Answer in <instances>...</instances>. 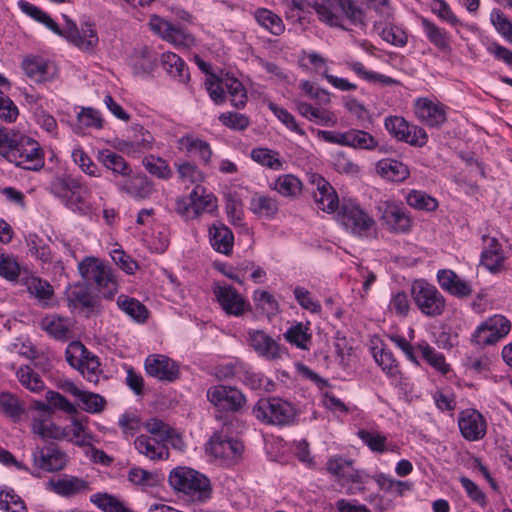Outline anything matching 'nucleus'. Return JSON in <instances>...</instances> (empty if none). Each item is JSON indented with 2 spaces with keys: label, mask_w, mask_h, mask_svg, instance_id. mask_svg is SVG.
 Segmentation results:
<instances>
[{
  "label": "nucleus",
  "mask_w": 512,
  "mask_h": 512,
  "mask_svg": "<svg viewBox=\"0 0 512 512\" xmlns=\"http://www.w3.org/2000/svg\"><path fill=\"white\" fill-rule=\"evenodd\" d=\"M48 190L72 212L98 219L100 205L92 201L91 187L80 178L71 175L57 176L49 183Z\"/></svg>",
  "instance_id": "1"
},
{
  "label": "nucleus",
  "mask_w": 512,
  "mask_h": 512,
  "mask_svg": "<svg viewBox=\"0 0 512 512\" xmlns=\"http://www.w3.org/2000/svg\"><path fill=\"white\" fill-rule=\"evenodd\" d=\"M168 481L178 497L186 502L203 503L211 497L210 480L192 468L178 466L172 469Z\"/></svg>",
  "instance_id": "2"
},
{
  "label": "nucleus",
  "mask_w": 512,
  "mask_h": 512,
  "mask_svg": "<svg viewBox=\"0 0 512 512\" xmlns=\"http://www.w3.org/2000/svg\"><path fill=\"white\" fill-rule=\"evenodd\" d=\"M82 278L94 284L105 298H112L118 291V283L112 269L95 257H86L78 264Z\"/></svg>",
  "instance_id": "3"
},
{
  "label": "nucleus",
  "mask_w": 512,
  "mask_h": 512,
  "mask_svg": "<svg viewBox=\"0 0 512 512\" xmlns=\"http://www.w3.org/2000/svg\"><path fill=\"white\" fill-rule=\"evenodd\" d=\"M6 159L25 170L37 171L44 166V152L40 144L30 136L19 133Z\"/></svg>",
  "instance_id": "4"
},
{
  "label": "nucleus",
  "mask_w": 512,
  "mask_h": 512,
  "mask_svg": "<svg viewBox=\"0 0 512 512\" xmlns=\"http://www.w3.org/2000/svg\"><path fill=\"white\" fill-rule=\"evenodd\" d=\"M254 416L270 425L286 426L293 423L295 408L286 400L278 397L261 398L253 407Z\"/></svg>",
  "instance_id": "5"
},
{
  "label": "nucleus",
  "mask_w": 512,
  "mask_h": 512,
  "mask_svg": "<svg viewBox=\"0 0 512 512\" xmlns=\"http://www.w3.org/2000/svg\"><path fill=\"white\" fill-rule=\"evenodd\" d=\"M415 306L426 317L436 318L446 310V299L437 287L425 280H415L411 285Z\"/></svg>",
  "instance_id": "6"
},
{
  "label": "nucleus",
  "mask_w": 512,
  "mask_h": 512,
  "mask_svg": "<svg viewBox=\"0 0 512 512\" xmlns=\"http://www.w3.org/2000/svg\"><path fill=\"white\" fill-rule=\"evenodd\" d=\"M337 218L347 231L359 237H368L375 226L374 219L350 200L341 204Z\"/></svg>",
  "instance_id": "7"
},
{
  "label": "nucleus",
  "mask_w": 512,
  "mask_h": 512,
  "mask_svg": "<svg viewBox=\"0 0 512 512\" xmlns=\"http://www.w3.org/2000/svg\"><path fill=\"white\" fill-rule=\"evenodd\" d=\"M66 361L77 368L89 382L97 383L101 373L98 358L79 341L69 343L65 351Z\"/></svg>",
  "instance_id": "8"
},
{
  "label": "nucleus",
  "mask_w": 512,
  "mask_h": 512,
  "mask_svg": "<svg viewBox=\"0 0 512 512\" xmlns=\"http://www.w3.org/2000/svg\"><path fill=\"white\" fill-rule=\"evenodd\" d=\"M318 136L325 142L359 150H375L379 145L373 135L360 129L352 128L343 132L320 130Z\"/></svg>",
  "instance_id": "9"
},
{
  "label": "nucleus",
  "mask_w": 512,
  "mask_h": 512,
  "mask_svg": "<svg viewBox=\"0 0 512 512\" xmlns=\"http://www.w3.org/2000/svg\"><path fill=\"white\" fill-rule=\"evenodd\" d=\"M510 330L511 322L505 316L495 314L477 326L471 341L480 346L492 345L508 335Z\"/></svg>",
  "instance_id": "10"
},
{
  "label": "nucleus",
  "mask_w": 512,
  "mask_h": 512,
  "mask_svg": "<svg viewBox=\"0 0 512 512\" xmlns=\"http://www.w3.org/2000/svg\"><path fill=\"white\" fill-rule=\"evenodd\" d=\"M384 126L391 136L411 146L423 147L428 141V135L423 128L410 125L403 117H387Z\"/></svg>",
  "instance_id": "11"
},
{
  "label": "nucleus",
  "mask_w": 512,
  "mask_h": 512,
  "mask_svg": "<svg viewBox=\"0 0 512 512\" xmlns=\"http://www.w3.org/2000/svg\"><path fill=\"white\" fill-rule=\"evenodd\" d=\"M149 26L155 34L177 48L189 49L195 44L192 34L158 15L150 16Z\"/></svg>",
  "instance_id": "12"
},
{
  "label": "nucleus",
  "mask_w": 512,
  "mask_h": 512,
  "mask_svg": "<svg viewBox=\"0 0 512 512\" xmlns=\"http://www.w3.org/2000/svg\"><path fill=\"white\" fill-rule=\"evenodd\" d=\"M65 26L60 29L58 36L64 37L68 42L76 46L82 51H92L98 45L97 32L93 25L86 23L82 25L81 30L78 29L76 23L67 15H63Z\"/></svg>",
  "instance_id": "13"
},
{
  "label": "nucleus",
  "mask_w": 512,
  "mask_h": 512,
  "mask_svg": "<svg viewBox=\"0 0 512 512\" xmlns=\"http://www.w3.org/2000/svg\"><path fill=\"white\" fill-rule=\"evenodd\" d=\"M208 401L223 411L237 412L246 403L244 394L235 387L214 385L207 389Z\"/></svg>",
  "instance_id": "14"
},
{
  "label": "nucleus",
  "mask_w": 512,
  "mask_h": 512,
  "mask_svg": "<svg viewBox=\"0 0 512 512\" xmlns=\"http://www.w3.org/2000/svg\"><path fill=\"white\" fill-rule=\"evenodd\" d=\"M247 342L259 356L267 360H278L287 355L286 348L263 330L250 329L247 332Z\"/></svg>",
  "instance_id": "15"
},
{
  "label": "nucleus",
  "mask_w": 512,
  "mask_h": 512,
  "mask_svg": "<svg viewBox=\"0 0 512 512\" xmlns=\"http://www.w3.org/2000/svg\"><path fill=\"white\" fill-rule=\"evenodd\" d=\"M414 112L418 120L430 128H439L447 120V107L425 97L415 101Z\"/></svg>",
  "instance_id": "16"
},
{
  "label": "nucleus",
  "mask_w": 512,
  "mask_h": 512,
  "mask_svg": "<svg viewBox=\"0 0 512 512\" xmlns=\"http://www.w3.org/2000/svg\"><path fill=\"white\" fill-rule=\"evenodd\" d=\"M32 459L34 467L45 472L60 471L68 461L67 454L56 445L35 448Z\"/></svg>",
  "instance_id": "17"
},
{
  "label": "nucleus",
  "mask_w": 512,
  "mask_h": 512,
  "mask_svg": "<svg viewBox=\"0 0 512 512\" xmlns=\"http://www.w3.org/2000/svg\"><path fill=\"white\" fill-rule=\"evenodd\" d=\"M458 427L467 441H478L484 438L487 423L484 416L475 409H466L459 413Z\"/></svg>",
  "instance_id": "18"
},
{
  "label": "nucleus",
  "mask_w": 512,
  "mask_h": 512,
  "mask_svg": "<svg viewBox=\"0 0 512 512\" xmlns=\"http://www.w3.org/2000/svg\"><path fill=\"white\" fill-rule=\"evenodd\" d=\"M147 374L160 381L173 382L179 378L180 371L175 361L162 354H151L145 359Z\"/></svg>",
  "instance_id": "19"
},
{
  "label": "nucleus",
  "mask_w": 512,
  "mask_h": 512,
  "mask_svg": "<svg viewBox=\"0 0 512 512\" xmlns=\"http://www.w3.org/2000/svg\"><path fill=\"white\" fill-rule=\"evenodd\" d=\"M114 184L119 192L137 200L149 198L154 191L152 182L143 174L131 173Z\"/></svg>",
  "instance_id": "20"
},
{
  "label": "nucleus",
  "mask_w": 512,
  "mask_h": 512,
  "mask_svg": "<svg viewBox=\"0 0 512 512\" xmlns=\"http://www.w3.org/2000/svg\"><path fill=\"white\" fill-rule=\"evenodd\" d=\"M437 281L442 290L454 297L467 298L473 293L471 283L462 279L451 269L439 270Z\"/></svg>",
  "instance_id": "21"
},
{
  "label": "nucleus",
  "mask_w": 512,
  "mask_h": 512,
  "mask_svg": "<svg viewBox=\"0 0 512 512\" xmlns=\"http://www.w3.org/2000/svg\"><path fill=\"white\" fill-rule=\"evenodd\" d=\"M51 490L59 496L70 498L91 490L90 483L80 477L64 474L49 481Z\"/></svg>",
  "instance_id": "22"
},
{
  "label": "nucleus",
  "mask_w": 512,
  "mask_h": 512,
  "mask_svg": "<svg viewBox=\"0 0 512 512\" xmlns=\"http://www.w3.org/2000/svg\"><path fill=\"white\" fill-rule=\"evenodd\" d=\"M382 220L388 228L395 233H408L412 227V221L404 208L394 202H384Z\"/></svg>",
  "instance_id": "23"
},
{
  "label": "nucleus",
  "mask_w": 512,
  "mask_h": 512,
  "mask_svg": "<svg viewBox=\"0 0 512 512\" xmlns=\"http://www.w3.org/2000/svg\"><path fill=\"white\" fill-rule=\"evenodd\" d=\"M312 183L316 186L313 198L318 208L327 213L335 212L339 207V200L330 183L319 175L312 176Z\"/></svg>",
  "instance_id": "24"
},
{
  "label": "nucleus",
  "mask_w": 512,
  "mask_h": 512,
  "mask_svg": "<svg viewBox=\"0 0 512 512\" xmlns=\"http://www.w3.org/2000/svg\"><path fill=\"white\" fill-rule=\"evenodd\" d=\"M22 68L27 77L37 83L51 81L56 76L53 63L40 56H28L22 62Z\"/></svg>",
  "instance_id": "25"
},
{
  "label": "nucleus",
  "mask_w": 512,
  "mask_h": 512,
  "mask_svg": "<svg viewBox=\"0 0 512 512\" xmlns=\"http://www.w3.org/2000/svg\"><path fill=\"white\" fill-rule=\"evenodd\" d=\"M244 446L242 442L226 438L221 435L215 434L211 437L209 442L210 453L215 457L222 460H236L242 452Z\"/></svg>",
  "instance_id": "26"
},
{
  "label": "nucleus",
  "mask_w": 512,
  "mask_h": 512,
  "mask_svg": "<svg viewBox=\"0 0 512 512\" xmlns=\"http://www.w3.org/2000/svg\"><path fill=\"white\" fill-rule=\"evenodd\" d=\"M72 321L57 314L46 315L40 322V328L50 337L66 342L73 337Z\"/></svg>",
  "instance_id": "27"
},
{
  "label": "nucleus",
  "mask_w": 512,
  "mask_h": 512,
  "mask_svg": "<svg viewBox=\"0 0 512 512\" xmlns=\"http://www.w3.org/2000/svg\"><path fill=\"white\" fill-rule=\"evenodd\" d=\"M214 294L228 315L241 316L245 312L246 302L233 287L216 286Z\"/></svg>",
  "instance_id": "28"
},
{
  "label": "nucleus",
  "mask_w": 512,
  "mask_h": 512,
  "mask_svg": "<svg viewBox=\"0 0 512 512\" xmlns=\"http://www.w3.org/2000/svg\"><path fill=\"white\" fill-rule=\"evenodd\" d=\"M209 241L212 248L224 255L231 254L234 246V234L223 223L215 222L208 229Z\"/></svg>",
  "instance_id": "29"
},
{
  "label": "nucleus",
  "mask_w": 512,
  "mask_h": 512,
  "mask_svg": "<svg viewBox=\"0 0 512 512\" xmlns=\"http://www.w3.org/2000/svg\"><path fill=\"white\" fill-rule=\"evenodd\" d=\"M484 248L481 253V264L489 271L499 272L504 267V255L499 242L492 237L484 236Z\"/></svg>",
  "instance_id": "30"
},
{
  "label": "nucleus",
  "mask_w": 512,
  "mask_h": 512,
  "mask_svg": "<svg viewBox=\"0 0 512 512\" xmlns=\"http://www.w3.org/2000/svg\"><path fill=\"white\" fill-rule=\"evenodd\" d=\"M33 434L43 440H63L66 436L64 427L55 424L50 415H39L31 421Z\"/></svg>",
  "instance_id": "31"
},
{
  "label": "nucleus",
  "mask_w": 512,
  "mask_h": 512,
  "mask_svg": "<svg viewBox=\"0 0 512 512\" xmlns=\"http://www.w3.org/2000/svg\"><path fill=\"white\" fill-rule=\"evenodd\" d=\"M97 160L112 172L114 178L121 177L123 179L132 173L129 163L121 155L109 149L100 150L97 154Z\"/></svg>",
  "instance_id": "32"
},
{
  "label": "nucleus",
  "mask_w": 512,
  "mask_h": 512,
  "mask_svg": "<svg viewBox=\"0 0 512 512\" xmlns=\"http://www.w3.org/2000/svg\"><path fill=\"white\" fill-rule=\"evenodd\" d=\"M421 25L427 39L434 47L445 54L451 53L450 35L444 28L425 17L421 18Z\"/></svg>",
  "instance_id": "33"
},
{
  "label": "nucleus",
  "mask_w": 512,
  "mask_h": 512,
  "mask_svg": "<svg viewBox=\"0 0 512 512\" xmlns=\"http://www.w3.org/2000/svg\"><path fill=\"white\" fill-rule=\"evenodd\" d=\"M136 450L150 460L167 458L168 451L164 442L147 435H140L134 441Z\"/></svg>",
  "instance_id": "34"
},
{
  "label": "nucleus",
  "mask_w": 512,
  "mask_h": 512,
  "mask_svg": "<svg viewBox=\"0 0 512 512\" xmlns=\"http://www.w3.org/2000/svg\"><path fill=\"white\" fill-rule=\"evenodd\" d=\"M342 0H316L312 7L320 21L330 25L339 26L341 22Z\"/></svg>",
  "instance_id": "35"
},
{
  "label": "nucleus",
  "mask_w": 512,
  "mask_h": 512,
  "mask_svg": "<svg viewBox=\"0 0 512 512\" xmlns=\"http://www.w3.org/2000/svg\"><path fill=\"white\" fill-rule=\"evenodd\" d=\"M376 170L381 177L392 182H403L410 175L407 165L395 159H382L378 161Z\"/></svg>",
  "instance_id": "36"
},
{
  "label": "nucleus",
  "mask_w": 512,
  "mask_h": 512,
  "mask_svg": "<svg viewBox=\"0 0 512 512\" xmlns=\"http://www.w3.org/2000/svg\"><path fill=\"white\" fill-rule=\"evenodd\" d=\"M249 208L253 214L259 217L273 219L278 213L279 204L277 199L272 196L255 193L250 199Z\"/></svg>",
  "instance_id": "37"
},
{
  "label": "nucleus",
  "mask_w": 512,
  "mask_h": 512,
  "mask_svg": "<svg viewBox=\"0 0 512 512\" xmlns=\"http://www.w3.org/2000/svg\"><path fill=\"white\" fill-rule=\"evenodd\" d=\"M163 69L180 83H188L190 74L186 63L175 53L166 52L161 56Z\"/></svg>",
  "instance_id": "38"
},
{
  "label": "nucleus",
  "mask_w": 512,
  "mask_h": 512,
  "mask_svg": "<svg viewBox=\"0 0 512 512\" xmlns=\"http://www.w3.org/2000/svg\"><path fill=\"white\" fill-rule=\"evenodd\" d=\"M20 282L26 287L29 294L40 302L49 301L53 297V287L47 280L31 274L23 276Z\"/></svg>",
  "instance_id": "39"
},
{
  "label": "nucleus",
  "mask_w": 512,
  "mask_h": 512,
  "mask_svg": "<svg viewBox=\"0 0 512 512\" xmlns=\"http://www.w3.org/2000/svg\"><path fill=\"white\" fill-rule=\"evenodd\" d=\"M270 188L285 198L296 199L302 193L303 184L293 174H283L276 178Z\"/></svg>",
  "instance_id": "40"
},
{
  "label": "nucleus",
  "mask_w": 512,
  "mask_h": 512,
  "mask_svg": "<svg viewBox=\"0 0 512 512\" xmlns=\"http://www.w3.org/2000/svg\"><path fill=\"white\" fill-rule=\"evenodd\" d=\"M250 156L254 162L267 169L274 171L284 169L285 160L278 151L264 147H256L251 150Z\"/></svg>",
  "instance_id": "41"
},
{
  "label": "nucleus",
  "mask_w": 512,
  "mask_h": 512,
  "mask_svg": "<svg viewBox=\"0 0 512 512\" xmlns=\"http://www.w3.org/2000/svg\"><path fill=\"white\" fill-rule=\"evenodd\" d=\"M180 148L191 155H197L204 165L211 161L212 150L208 142L190 135L181 137L178 140Z\"/></svg>",
  "instance_id": "42"
},
{
  "label": "nucleus",
  "mask_w": 512,
  "mask_h": 512,
  "mask_svg": "<svg viewBox=\"0 0 512 512\" xmlns=\"http://www.w3.org/2000/svg\"><path fill=\"white\" fill-rule=\"evenodd\" d=\"M190 206L193 216H198L203 212H212L216 207V198L211 193H205V189L200 185H195L190 193Z\"/></svg>",
  "instance_id": "43"
},
{
  "label": "nucleus",
  "mask_w": 512,
  "mask_h": 512,
  "mask_svg": "<svg viewBox=\"0 0 512 512\" xmlns=\"http://www.w3.org/2000/svg\"><path fill=\"white\" fill-rule=\"evenodd\" d=\"M135 134L129 141H122L120 143V149L127 153L142 152L151 149L154 141L153 136L142 126L134 127Z\"/></svg>",
  "instance_id": "44"
},
{
  "label": "nucleus",
  "mask_w": 512,
  "mask_h": 512,
  "mask_svg": "<svg viewBox=\"0 0 512 512\" xmlns=\"http://www.w3.org/2000/svg\"><path fill=\"white\" fill-rule=\"evenodd\" d=\"M345 66L353 71L357 76L370 83H378L382 86L399 85L400 82L389 76L369 71L359 61H346Z\"/></svg>",
  "instance_id": "45"
},
{
  "label": "nucleus",
  "mask_w": 512,
  "mask_h": 512,
  "mask_svg": "<svg viewBox=\"0 0 512 512\" xmlns=\"http://www.w3.org/2000/svg\"><path fill=\"white\" fill-rule=\"evenodd\" d=\"M117 305L126 315L138 323H144L148 318V310L144 304L135 298L120 295L117 298Z\"/></svg>",
  "instance_id": "46"
},
{
  "label": "nucleus",
  "mask_w": 512,
  "mask_h": 512,
  "mask_svg": "<svg viewBox=\"0 0 512 512\" xmlns=\"http://www.w3.org/2000/svg\"><path fill=\"white\" fill-rule=\"evenodd\" d=\"M254 17L260 26L275 36H279L285 31V24L283 20L269 9H256Z\"/></svg>",
  "instance_id": "47"
},
{
  "label": "nucleus",
  "mask_w": 512,
  "mask_h": 512,
  "mask_svg": "<svg viewBox=\"0 0 512 512\" xmlns=\"http://www.w3.org/2000/svg\"><path fill=\"white\" fill-rule=\"evenodd\" d=\"M0 412L14 422L20 421L25 413V406L19 398L10 393H0Z\"/></svg>",
  "instance_id": "48"
},
{
  "label": "nucleus",
  "mask_w": 512,
  "mask_h": 512,
  "mask_svg": "<svg viewBox=\"0 0 512 512\" xmlns=\"http://www.w3.org/2000/svg\"><path fill=\"white\" fill-rule=\"evenodd\" d=\"M372 354L375 362L388 377L396 378L400 374L398 363L389 349L375 346Z\"/></svg>",
  "instance_id": "49"
},
{
  "label": "nucleus",
  "mask_w": 512,
  "mask_h": 512,
  "mask_svg": "<svg viewBox=\"0 0 512 512\" xmlns=\"http://www.w3.org/2000/svg\"><path fill=\"white\" fill-rule=\"evenodd\" d=\"M405 200L410 207L419 211L433 212L439 206L438 201L434 197L425 191L416 189L410 190L406 194Z\"/></svg>",
  "instance_id": "50"
},
{
  "label": "nucleus",
  "mask_w": 512,
  "mask_h": 512,
  "mask_svg": "<svg viewBox=\"0 0 512 512\" xmlns=\"http://www.w3.org/2000/svg\"><path fill=\"white\" fill-rule=\"evenodd\" d=\"M18 7L24 14L28 15L35 21L43 24L53 33L60 32V27L58 26V24L45 11H43L36 5L26 0H20L18 2Z\"/></svg>",
  "instance_id": "51"
},
{
  "label": "nucleus",
  "mask_w": 512,
  "mask_h": 512,
  "mask_svg": "<svg viewBox=\"0 0 512 512\" xmlns=\"http://www.w3.org/2000/svg\"><path fill=\"white\" fill-rule=\"evenodd\" d=\"M90 502L103 512H133L123 501L108 493H95L90 496Z\"/></svg>",
  "instance_id": "52"
},
{
  "label": "nucleus",
  "mask_w": 512,
  "mask_h": 512,
  "mask_svg": "<svg viewBox=\"0 0 512 512\" xmlns=\"http://www.w3.org/2000/svg\"><path fill=\"white\" fill-rule=\"evenodd\" d=\"M66 297L69 307L72 308H91L93 307V297L88 288L83 284H74L66 290Z\"/></svg>",
  "instance_id": "53"
},
{
  "label": "nucleus",
  "mask_w": 512,
  "mask_h": 512,
  "mask_svg": "<svg viewBox=\"0 0 512 512\" xmlns=\"http://www.w3.org/2000/svg\"><path fill=\"white\" fill-rule=\"evenodd\" d=\"M66 436L64 439L74 443L79 447L91 446L94 436L77 419H74L70 426L64 427Z\"/></svg>",
  "instance_id": "54"
},
{
  "label": "nucleus",
  "mask_w": 512,
  "mask_h": 512,
  "mask_svg": "<svg viewBox=\"0 0 512 512\" xmlns=\"http://www.w3.org/2000/svg\"><path fill=\"white\" fill-rule=\"evenodd\" d=\"M283 336L290 344L302 350H308L312 340L309 327L303 323H297L291 326Z\"/></svg>",
  "instance_id": "55"
},
{
  "label": "nucleus",
  "mask_w": 512,
  "mask_h": 512,
  "mask_svg": "<svg viewBox=\"0 0 512 512\" xmlns=\"http://www.w3.org/2000/svg\"><path fill=\"white\" fill-rule=\"evenodd\" d=\"M16 376L20 384L33 393H39L45 389V383L40 375L28 365L21 366Z\"/></svg>",
  "instance_id": "56"
},
{
  "label": "nucleus",
  "mask_w": 512,
  "mask_h": 512,
  "mask_svg": "<svg viewBox=\"0 0 512 512\" xmlns=\"http://www.w3.org/2000/svg\"><path fill=\"white\" fill-rule=\"evenodd\" d=\"M224 85L231 104L237 109L243 108L247 102V92L242 82L234 77H226Z\"/></svg>",
  "instance_id": "57"
},
{
  "label": "nucleus",
  "mask_w": 512,
  "mask_h": 512,
  "mask_svg": "<svg viewBox=\"0 0 512 512\" xmlns=\"http://www.w3.org/2000/svg\"><path fill=\"white\" fill-rule=\"evenodd\" d=\"M357 436L372 452L381 454L386 451L387 438L378 431L360 429Z\"/></svg>",
  "instance_id": "58"
},
{
  "label": "nucleus",
  "mask_w": 512,
  "mask_h": 512,
  "mask_svg": "<svg viewBox=\"0 0 512 512\" xmlns=\"http://www.w3.org/2000/svg\"><path fill=\"white\" fill-rule=\"evenodd\" d=\"M418 349L421 352L422 357L436 370L442 374H446L449 371V365L445 362V357L442 353L437 352L428 343H420Z\"/></svg>",
  "instance_id": "59"
},
{
  "label": "nucleus",
  "mask_w": 512,
  "mask_h": 512,
  "mask_svg": "<svg viewBox=\"0 0 512 512\" xmlns=\"http://www.w3.org/2000/svg\"><path fill=\"white\" fill-rule=\"evenodd\" d=\"M143 166L153 176L167 180L172 177V170L166 160L152 155L143 159Z\"/></svg>",
  "instance_id": "60"
},
{
  "label": "nucleus",
  "mask_w": 512,
  "mask_h": 512,
  "mask_svg": "<svg viewBox=\"0 0 512 512\" xmlns=\"http://www.w3.org/2000/svg\"><path fill=\"white\" fill-rule=\"evenodd\" d=\"M128 481L142 488L154 487L158 483L157 475L140 467H132L128 471Z\"/></svg>",
  "instance_id": "61"
},
{
  "label": "nucleus",
  "mask_w": 512,
  "mask_h": 512,
  "mask_svg": "<svg viewBox=\"0 0 512 512\" xmlns=\"http://www.w3.org/2000/svg\"><path fill=\"white\" fill-rule=\"evenodd\" d=\"M0 510L6 512H27L23 500L12 489L0 490Z\"/></svg>",
  "instance_id": "62"
},
{
  "label": "nucleus",
  "mask_w": 512,
  "mask_h": 512,
  "mask_svg": "<svg viewBox=\"0 0 512 512\" xmlns=\"http://www.w3.org/2000/svg\"><path fill=\"white\" fill-rule=\"evenodd\" d=\"M78 405L88 413H100L106 405V400L99 394L83 390L78 397Z\"/></svg>",
  "instance_id": "63"
},
{
  "label": "nucleus",
  "mask_w": 512,
  "mask_h": 512,
  "mask_svg": "<svg viewBox=\"0 0 512 512\" xmlns=\"http://www.w3.org/2000/svg\"><path fill=\"white\" fill-rule=\"evenodd\" d=\"M253 301L258 309L267 315H275L279 310V304L275 297L268 291L257 289L253 294Z\"/></svg>",
  "instance_id": "64"
}]
</instances>
